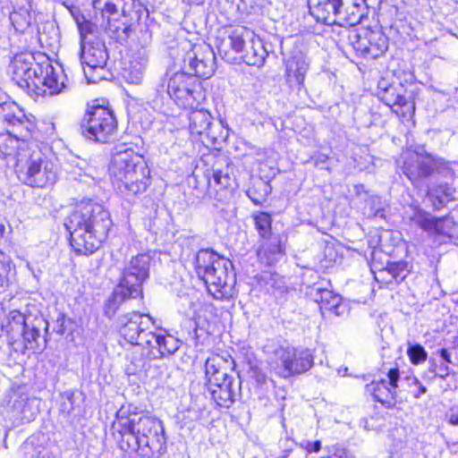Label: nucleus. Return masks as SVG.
I'll return each instance as SVG.
<instances>
[{"label": "nucleus", "instance_id": "1", "mask_svg": "<svg viewBox=\"0 0 458 458\" xmlns=\"http://www.w3.org/2000/svg\"><path fill=\"white\" fill-rule=\"evenodd\" d=\"M11 70L13 79L35 100L58 95L66 88L64 70L55 67L46 56L36 62L31 53H21L14 56Z\"/></svg>", "mask_w": 458, "mask_h": 458}, {"label": "nucleus", "instance_id": "2", "mask_svg": "<svg viewBox=\"0 0 458 458\" xmlns=\"http://www.w3.org/2000/svg\"><path fill=\"white\" fill-rule=\"evenodd\" d=\"M112 225L109 212L92 202L77 206L65 222L72 249L84 255L91 254L100 247Z\"/></svg>", "mask_w": 458, "mask_h": 458}, {"label": "nucleus", "instance_id": "3", "mask_svg": "<svg viewBox=\"0 0 458 458\" xmlns=\"http://www.w3.org/2000/svg\"><path fill=\"white\" fill-rule=\"evenodd\" d=\"M47 147L30 142L18 153L16 173L24 184L33 188H45L55 184L57 168L47 154Z\"/></svg>", "mask_w": 458, "mask_h": 458}, {"label": "nucleus", "instance_id": "4", "mask_svg": "<svg viewBox=\"0 0 458 458\" xmlns=\"http://www.w3.org/2000/svg\"><path fill=\"white\" fill-rule=\"evenodd\" d=\"M403 174L415 187H420L424 180L428 178L445 179L454 178V171L442 159L435 158L428 154H420L416 151H404L398 160Z\"/></svg>", "mask_w": 458, "mask_h": 458}, {"label": "nucleus", "instance_id": "5", "mask_svg": "<svg viewBox=\"0 0 458 458\" xmlns=\"http://www.w3.org/2000/svg\"><path fill=\"white\" fill-rule=\"evenodd\" d=\"M138 157L131 148L120 149L116 146V182L121 191H128L132 195L145 191L149 181V170L141 164L136 163Z\"/></svg>", "mask_w": 458, "mask_h": 458}, {"label": "nucleus", "instance_id": "6", "mask_svg": "<svg viewBox=\"0 0 458 458\" xmlns=\"http://www.w3.org/2000/svg\"><path fill=\"white\" fill-rule=\"evenodd\" d=\"M81 133L89 140L102 143L112 140L114 131V116L108 102L96 99L83 116L81 124Z\"/></svg>", "mask_w": 458, "mask_h": 458}, {"label": "nucleus", "instance_id": "7", "mask_svg": "<svg viewBox=\"0 0 458 458\" xmlns=\"http://www.w3.org/2000/svg\"><path fill=\"white\" fill-rule=\"evenodd\" d=\"M151 258L143 253L132 257L129 265L124 268L123 277L116 285V299L122 300L136 298L141 293V285L148 277L149 263Z\"/></svg>", "mask_w": 458, "mask_h": 458}, {"label": "nucleus", "instance_id": "8", "mask_svg": "<svg viewBox=\"0 0 458 458\" xmlns=\"http://www.w3.org/2000/svg\"><path fill=\"white\" fill-rule=\"evenodd\" d=\"M167 93L179 106L189 109L198 107L201 96L198 80L183 69L169 79Z\"/></svg>", "mask_w": 458, "mask_h": 458}, {"label": "nucleus", "instance_id": "9", "mask_svg": "<svg viewBox=\"0 0 458 458\" xmlns=\"http://www.w3.org/2000/svg\"><path fill=\"white\" fill-rule=\"evenodd\" d=\"M36 118L27 114L15 102L0 104V131L16 133L18 137L32 138Z\"/></svg>", "mask_w": 458, "mask_h": 458}, {"label": "nucleus", "instance_id": "10", "mask_svg": "<svg viewBox=\"0 0 458 458\" xmlns=\"http://www.w3.org/2000/svg\"><path fill=\"white\" fill-rule=\"evenodd\" d=\"M205 284L214 298L230 300L236 294V274L233 262L225 258L216 264V267L208 276Z\"/></svg>", "mask_w": 458, "mask_h": 458}, {"label": "nucleus", "instance_id": "11", "mask_svg": "<svg viewBox=\"0 0 458 458\" xmlns=\"http://www.w3.org/2000/svg\"><path fill=\"white\" fill-rule=\"evenodd\" d=\"M215 66L216 55L210 46H199L184 55L182 69L196 79H208L213 75Z\"/></svg>", "mask_w": 458, "mask_h": 458}, {"label": "nucleus", "instance_id": "12", "mask_svg": "<svg viewBox=\"0 0 458 458\" xmlns=\"http://www.w3.org/2000/svg\"><path fill=\"white\" fill-rule=\"evenodd\" d=\"M276 355L283 367L284 377L306 372L314 363L313 355L308 349L281 347L276 352Z\"/></svg>", "mask_w": 458, "mask_h": 458}, {"label": "nucleus", "instance_id": "13", "mask_svg": "<svg viewBox=\"0 0 458 458\" xmlns=\"http://www.w3.org/2000/svg\"><path fill=\"white\" fill-rule=\"evenodd\" d=\"M125 412L123 410L116 411V431L120 436V439L116 438L119 442V448L121 451L126 453L129 458L132 457L138 450H141L142 455H148L145 451L146 447L143 446L142 441L134 427V418L124 417Z\"/></svg>", "mask_w": 458, "mask_h": 458}, {"label": "nucleus", "instance_id": "14", "mask_svg": "<svg viewBox=\"0 0 458 458\" xmlns=\"http://www.w3.org/2000/svg\"><path fill=\"white\" fill-rule=\"evenodd\" d=\"M136 414L129 416L134 418V427L140 437L144 447L149 451H159L165 443L162 422L155 418L143 416L137 418Z\"/></svg>", "mask_w": 458, "mask_h": 458}, {"label": "nucleus", "instance_id": "15", "mask_svg": "<svg viewBox=\"0 0 458 458\" xmlns=\"http://www.w3.org/2000/svg\"><path fill=\"white\" fill-rule=\"evenodd\" d=\"M211 398L220 407L230 408L240 396L241 380L233 375H226L207 386Z\"/></svg>", "mask_w": 458, "mask_h": 458}, {"label": "nucleus", "instance_id": "16", "mask_svg": "<svg viewBox=\"0 0 458 458\" xmlns=\"http://www.w3.org/2000/svg\"><path fill=\"white\" fill-rule=\"evenodd\" d=\"M147 62V50L143 47L137 46L126 50L121 60V75L129 83H140Z\"/></svg>", "mask_w": 458, "mask_h": 458}, {"label": "nucleus", "instance_id": "17", "mask_svg": "<svg viewBox=\"0 0 458 458\" xmlns=\"http://www.w3.org/2000/svg\"><path fill=\"white\" fill-rule=\"evenodd\" d=\"M153 324L150 316L131 312L119 318L118 331L120 335L131 346L135 345L141 332L153 327Z\"/></svg>", "mask_w": 458, "mask_h": 458}, {"label": "nucleus", "instance_id": "18", "mask_svg": "<svg viewBox=\"0 0 458 458\" xmlns=\"http://www.w3.org/2000/svg\"><path fill=\"white\" fill-rule=\"evenodd\" d=\"M368 13L366 0H343V5L335 12L331 25L355 26L368 16Z\"/></svg>", "mask_w": 458, "mask_h": 458}, {"label": "nucleus", "instance_id": "19", "mask_svg": "<svg viewBox=\"0 0 458 458\" xmlns=\"http://www.w3.org/2000/svg\"><path fill=\"white\" fill-rule=\"evenodd\" d=\"M310 70V62L302 53L290 57L285 64V80L288 86L299 94L304 89L305 77Z\"/></svg>", "mask_w": 458, "mask_h": 458}, {"label": "nucleus", "instance_id": "20", "mask_svg": "<svg viewBox=\"0 0 458 458\" xmlns=\"http://www.w3.org/2000/svg\"><path fill=\"white\" fill-rule=\"evenodd\" d=\"M444 176L434 179V182L427 186V197L435 210H439L449 202L456 200V189Z\"/></svg>", "mask_w": 458, "mask_h": 458}, {"label": "nucleus", "instance_id": "21", "mask_svg": "<svg viewBox=\"0 0 458 458\" xmlns=\"http://www.w3.org/2000/svg\"><path fill=\"white\" fill-rule=\"evenodd\" d=\"M108 55L104 43L96 40L81 46V60L83 65V72H92L95 67L100 64H106Z\"/></svg>", "mask_w": 458, "mask_h": 458}, {"label": "nucleus", "instance_id": "22", "mask_svg": "<svg viewBox=\"0 0 458 458\" xmlns=\"http://www.w3.org/2000/svg\"><path fill=\"white\" fill-rule=\"evenodd\" d=\"M134 0H119L121 5V15L118 21L121 25H116V40H126L131 31L132 27L139 20L138 12L135 10Z\"/></svg>", "mask_w": 458, "mask_h": 458}, {"label": "nucleus", "instance_id": "23", "mask_svg": "<svg viewBox=\"0 0 458 458\" xmlns=\"http://www.w3.org/2000/svg\"><path fill=\"white\" fill-rule=\"evenodd\" d=\"M411 221L428 233L450 237L445 217L436 218L429 213L418 209L411 217Z\"/></svg>", "mask_w": 458, "mask_h": 458}, {"label": "nucleus", "instance_id": "24", "mask_svg": "<svg viewBox=\"0 0 458 458\" xmlns=\"http://www.w3.org/2000/svg\"><path fill=\"white\" fill-rule=\"evenodd\" d=\"M308 5L310 13L317 21L331 25L335 12L343 5V0H308Z\"/></svg>", "mask_w": 458, "mask_h": 458}, {"label": "nucleus", "instance_id": "25", "mask_svg": "<svg viewBox=\"0 0 458 458\" xmlns=\"http://www.w3.org/2000/svg\"><path fill=\"white\" fill-rule=\"evenodd\" d=\"M308 294L314 301L319 304L322 310H325L332 311L337 316L340 315L339 308L341 306L342 298L339 294L327 288H323L317 284L310 289Z\"/></svg>", "mask_w": 458, "mask_h": 458}, {"label": "nucleus", "instance_id": "26", "mask_svg": "<svg viewBox=\"0 0 458 458\" xmlns=\"http://www.w3.org/2000/svg\"><path fill=\"white\" fill-rule=\"evenodd\" d=\"M233 168L227 159L217 160L210 169L206 171V177L209 186H212V180L215 186L220 188H228L232 185L233 181Z\"/></svg>", "mask_w": 458, "mask_h": 458}, {"label": "nucleus", "instance_id": "27", "mask_svg": "<svg viewBox=\"0 0 458 458\" xmlns=\"http://www.w3.org/2000/svg\"><path fill=\"white\" fill-rule=\"evenodd\" d=\"M13 12L10 13V20L17 31H24L32 21L31 0H11Z\"/></svg>", "mask_w": 458, "mask_h": 458}, {"label": "nucleus", "instance_id": "28", "mask_svg": "<svg viewBox=\"0 0 458 458\" xmlns=\"http://www.w3.org/2000/svg\"><path fill=\"white\" fill-rule=\"evenodd\" d=\"M148 366V360L144 348L140 344L131 345L125 355L124 371L128 376L144 373Z\"/></svg>", "mask_w": 458, "mask_h": 458}, {"label": "nucleus", "instance_id": "29", "mask_svg": "<svg viewBox=\"0 0 458 458\" xmlns=\"http://www.w3.org/2000/svg\"><path fill=\"white\" fill-rule=\"evenodd\" d=\"M225 257L220 256L210 249L199 250L195 257V271L199 279L204 283L208 276L216 267V264Z\"/></svg>", "mask_w": 458, "mask_h": 458}, {"label": "nucleus", "instance_id": "30", "mask_svg": "<svg viewBox=\"0 0 458 458\" xmlns=\"http://www.w3.org/2000/svg\"><path fill=\"white\" fill-rule=\"evenodd\" d=\"M225 257L220 256L210 249L199 250L195 257V271L199 279L204 283L208 276L216 267V264Z\"/></svg>", "mask_w": 458, "mask_h": 458}, {"label": "nucleus", "instance_id": "31", "mask_svg": "<svg viewBox=\"0 0 458 458\" xmlns=\"http://www.w3.org/2000/svg\"><path fill=\"white\" fill-rule=\"evenodd\" d=\"M189 121L191 133L206 134L209 138L216 139L212 116L208 111L193 108L189 114Z\"/></svg>", "mask_w": 458, "mask_h": 458}, {"label": "nucleus", "instance_id": "32", "mask_svg": "<svg viewBox=\"0 0 458 458\" xmlns=\"http://www.w3.org/2000/svg\"><path fill=\"white\" fill-rule=\"evenodd\" d=\"M233 363L218 354L208 357L205 362L206 386L228 375L227 369Z\"/></svg>", "mask_w": 458, "mask_h": 458}, {"label": "nucleus", "instance_id": "33", "mask_svg": "<svg viewBox=\"0 0 458 458\" xmlns=\"http://www.w3.org/2000/svg\"><path fill=\"white\" fill-rule=\"evenodd\" d=\"M366 391L369 393L375 401L379 402L387 409L395 405L396 391L387 386L386 381H372L366 386Z\"/></svg>", "mask_w": 458, "mask_h": 458}, {"label": "nucleus", "instance_id": "34", "mask_svg": "<svg viewBox=\"0 0 458 458\" xmlns=\"http://www.w3.org/2000/svg\"><path fill=\"white\" fill-rule=\"evenodd\" d=\"M31 138L18 137L16 133L0 131V156L7 157L26 148Z\"/></svg>", "mask_w": 458, "mask_h": 458}, {"label": "nucleus", "instance_id": "35", "mask_svg": "<svg viewBox=\"0 0 458 458\" xmlns=\"http://www.w3.org/2000/svg\"><path fill=\"white\" fill-rule=\"evenodd\" d=\"M404 91L403 85H388L386 87H379L377 96L378 98L386 106H398L403 107L410 103L407 98L403 95Z\"/></svg>", "mask_w": 458, "mask_h": 458}, {"label": "nucleus", "instance_id": "36", "mask_svg": "<svg viewBox=\"0 0 458 458\" xmlns=\"http://www.w3.org/2000/svg\"><path fill=\"white\" fill-rule=\"evenodd\" d=\"M27 324L25 321V316L19 310H12L3 319L1 327L2 331L9 335L12 339H15L20 336L24 331Z\"/></svg>", "mask_w": 458, "mask_h": 458}, {"label": "nucleus", "instance_id": "37", "mask_svg": "<svg viewBox=\"0 0 458 458\" xmlns=\"http://www.w3.org/2000/svg\"><path fill=\"white\" fill-rule=\"evenodd\" d=\"M243 53L242 57L250 65H261L267 55L261 39L255 37L248 43Z\"/></svg>", "mask_w": 458, "mask_h": 458}, {"label": "nucleus", "instance_id": "38", "mask_svg": "<svg viewBox=\"0 0 458 458\" xmlns=\"http://www.w3.org/2000/svg\"><path fill=\"white\" fill-rule=\"evenodd\" d=\"M253 38L254 32L243 26L233 28L229 34L231 47L236 53H243L248 43Z\"/></svg>", "mask_w": 458, "mask_h": 458}, {"label": "nucleus", "instance_id": "39", "mask_svg": "<svg viewBox=\"0 0 458 458\" xmlns=\"http://www.w3.org/2000/svg\"><path fill=\"white\" fill-rule=\"evenodd\" d=\"M367 54L370 58H377L387 49L386 38L380 32H371L368 38Z\"/></svg>", "mask_w": 458, "mask_h": 458}, {"label": "nucleus", "instance_id": "40", "mask_svg": "<svg viewBox=\"0 0 458 458\" xmlns=\"http://www.w3.org/2000/svg\"><path fill=\"white\" fill-rule=\"evenodd\" d=\"M264 242L261 248L265 252L270 254H283L285 249V239L283 235L278 233H269L267 239H262Z\"/></svg>", "mask_w": 458, "mask_h": 458}, {"label": "nucleus", "instance_id": "41", "mask_svg": "<svg viewBox=\"0 0 458 458\" xmlns=\"http://www.w3.org/2000/svg\"><path fill=\"white\" fill-rule=\"evenodd\" d=\"M75 21L80 32L81 46L93 42L91 38L97 31V25L86 20L83 15L76 16Z\"/></svg>", "mask_w": 458, "mask_h": 458}, {"label": "nucleus", "instance_id": "42", "mask_svg": "<svg viewBox=\"0 0 458 458\" xmlns=\"http://www.w3.org/2000/svg\"><path fill=\"white\" fill-rule=\"evenodd\" d=\"M269 192L270 186L267 182L259 181L247 191V195L255 205H261L267 200Z\"/></svg>", "mask_w": 458, "mask_h": 458}, {"label": "nucleus", "instance_id": "43", "mask_svg": "<svg viewBox=\"0 0 458 458\" xmlns=\"http://www.w3.org/2000/svg\"><path fill=\"white\" fill-rule=\"evenodd\" d=\"M252 217L254 219L255 227L258 230L259 236L262 239H267L269 233H271L272 218L270 215L266 212H259L253 214Z\"/></svg>", "mask_w": 458, "mask_h": 458}, {"label": "nucleus", "instance_id": "44", "mask_svg": "<svg viewBox=\"0 0 458 458\" xmlns=\"http://www.w3.org/2000/svg\"><path fill=\"white\" fill-rule=\"evenodd\" d=\"M157 339L158 352L162 357L174 354L180 347L178 340L172 335H162L160 338Z\"/></svg>", "mask_w": 458, "mask_h": 458}, {"label": "nucleus", "instance_id": "45", "mask_svg": "<svg viewBox=\"0 0 458 458\" xmlns=\"http://www.w3.org/2000/svg\"><path fill=\"white\" fill-rule=\"evenodd\" d=\"M407 355L413 365H419L424 362L428 358V352L425 351L424 347L419 344L408 343Z\"/></svg>", "mask_w": 458, "mask_h": 458}, {"label": "nucleus", "instance_id": "46", "mask_svg": "<svg viewBox=\"0 0 458 458\" xmlns=\"http://www.w3.org/2000/svg\"><path fill=\"white\" fill-rule=\"evenodd\" d=\"M386 270L396 282H402L409 273V266L406 261L392 262Z\"/></svg>", "mask_w": 458, "mask_h": 458}, {"label": "nucleus", "instance_id": "47", "mask_svg": "<svg viewBox=\"0 0 458 458\" xmlns=\"http://www.w3.org/2000/svg\"><path fill=\"white\" fill-rule=\"evenodd\" d=\"M106 64H100L99 67H95L92 72H86L85 77L89 83H98L101 81H111L113 73L106 69Z\"/></svg>", "mask_w": 458, "mask_h": 458}, {"label": "nucleus", "instance_id": "48", "mask_svg": "<svg viewBox=\"0 0 458 458\" xmlns=\"http://www.w3.org/2000/svg\"><path fill=\"white\" fill-rule=\"evenodd\" d=\"M20 336L23 337L26 349L37 350L38 348V341L40 337V333L38 328L29 327L27 325Z\"/></svg>", "mask_w": 458, "mask_h": 458}, {"label": "nucleus", "instance_id": "49", "mask_svg": "<svg viewBox=\"0 0 458 458\" xmlns=\"http://www.w3.org/2000/svg\"><path fill=\"white\" fill-rule=\"evenodd\" d=\"M0 259V292H3L9 283V274L13 269V264L10 258L1 255Z\"/></svg>", "mask_w": 458, "mask_h": 458}, {"label": "nucleus", "instance_id": "50", "mask_svg": "<svg viewBox=\"0 0 458 458\" xmlns=\"http://www.w3.org/2000/svg\"><path fill=\"white\" fill-rule=\"evenodd\" d=\"M152 327L148 330H144L141 332L138 341L135 344H140L142 346L143 344H147L151 347H155V344L157 346V339L160 338L162 335H157L151 331Z\"/></svg>", "mask_w": 458, "mask_h": 458}, {"label": "nucleus", "instance_id": "51", "mask_svg": "<svg viewBox=\"0 0 458 458\" xmlns=\"http://www.w3.org/2000/svg\"><path fill=\"white\" fill-rule=\"evenodd\" d=\"M371 215L374 217L385 218L386 203L379 197H372L369 201Z\"/></svg>", "mask_w": 458, "mask_h": 458}, {"label": "nucleus", "instance_id": "52", "mask_svg": "<svg viewBox=\"0 0 458 458\" xmlns=\"http://www.w3.org/2000/svg\"><path fill=\"white\" fill-rule=\"evenodd\" d=\"M350 38L355 39L354 41H352V46L355 51L359 52L364 57H369V55L367 54L369 46L368 39L361 38L358 33H353L352 36L350 37Z\"/></svg>", "mask_w": 458, "mask_h": 458}, {"label": "nucleus", "instance_id": "53", "mask_svg": "<svg viewBox=\"0 0 458 458\" xmlns=\"http://www.w3.org/2000/svg\"><path fill=\"white\" fill-rule=\"evenodd\" d=\"M114 13V4L112 3H106L105 7L102 9V18L106 20V28L112 30V15Z\"/></svg>", "mask_w": 458, "mask_h": 458}, {"label": "nucleus", "instance_id": "54", "mask_svg": "<svg viewBox=\"0 0 458 458\" xmlns=\"http://www.w3.org/2000/svg\"><path fill=\"white\" fill-rule=\"evenodd\" d=\"M387 377L389 378L390 387L396 391L398 387L399 369L397 368L391 369L387 373Z\"/></svg>", "mask_w": 458, "mask_h": 458}, {"label": "nucleus", "instance_id": "55", "mask_svg": "<svg viewBox=\"0 0 458 458\" xmlns=\"http://www.w3.org/2000/svg\"><path fill=\"white\" fill-rule=\"evenodd\" d=\"M448 422L454 426H458V404L452 406L446 412Z\"/></svg>", "mask_w": 458, "mask_h": 458}, {"label": "nucleus", "instance_id": "56", "mask_svg": "<svg viewBox=\"0 0 458 458\" xmlns=\"http://www.w3.org/2000/svg\"><path fill=\"white\" fill-rule=\"evenodd\" d=\"M114 296V293L109 297L104 308L105 315L109 318H112L114 316V301L113 299Z\"/></svg>", "mask_w": 458, "mask_h": 458}, {"label": "nucleus", "instance_id": "57", "mask_svg": "<svg viewBox=\"0 0 458 458\" xmlns=\"http://www.w3.org/2000/svg\"><path fill=\"white\" fill-rule=\"evenodd\" d=\"M321 448V443L320 441L317 440L315 442H310L308 441L305 445V449L308 453H318Z\"/></svg>", "mask_w": 458, "mask_h": 458}, {"label": "nucleus", "instance_id": "58", "mask_svg": "<svg viewBox=\"0 0 458 458\" xmlns=\"http://www.w3.org/2000/svg\"><path fill=\"white\" fill-rule=\"evenodd\" d=\"M29 399L27 397H21L20 401L14 402V408L21 409V412H25V407L29 404Z\"/></svg>", "mask_w": 458, "mask_h": 458}, {"label": "nucleus", "instance_id": "59", "mask_svg": "<svg viewBox=\"0 0 458 458\" xmlns=\"http://www.w3.org/2000/svg\"><path fill=\"white\" fill-rule=\"evenodd\" d=\"M328 458H351L344 449L337 448L335 452Z\"/></svg>", "mask_w": 458, "mask_h": 458}, {"label": "nucleus", "instance_id": "60", "mask_svg": "<svg viewBox=\"0 0 458 458\" xmlns=\"http://www.w3.org/2000/svg\"><path fill=\"white\" fill-rule=\"evenodd\" d=\"M412 381L415 385L419 386V391L413 394L415 398H419L421 394L427 392V388L421 385L416 377L412 378Z\"/></svg>", "mask_w": 458, "mask_h": 458}, {"label": "nucleus", "instance_id": "61", "mask_svg": "<svg viewBox=\"0 0 458 458\" xmlns=\"http://www.w3.org/2000/svg\"><path fill=\"white\" fill-rule=\"evenodd\" d=\"M450 374L449 367L447 365H440L439 366V373L437 374V377L441 378H446L447 376Z\"/></svg>", "mask_w": 458, "mask_h": 458}, {"label": "nucleus", "instance_id": "62", "mask_svg": "<svg viewBox=\"0 0 458 458\" xmlns=\"http://www.w3.org/2000/svg\"><path fill=\"white\" fill-rule=\"evenodd\" d=\"M438 353L446 363H452L451 355L446 349L439 350Z\"/></svg>", "mask_w": 458, "mask_h": 458}, {"label": "nucleus", "instance_id": "63", "mask_svg": "<svg viewBox=\"0 0 458 458\" xmlns=\"http://www.w3.org/2000/svg\"><path fill=\"white\" fill-rule=\"evenodd\" d=\"M57 323L59 324V327L56 329V332L60 335H63L64 333V315L59 316V318H57Z\"/></svg>", "mask_w": 458, "mask_h": 458}, {"label": "nucleus", "instance_id": "64", "mask_svg": "<svg viewBox=\"0 0 458 458\" xmlns=\"http://www.w3.org/2000/svg\"><path fill=\"white\" fill-rule=\"evenodd\" d=\"M6 227L4 222L0 221V238H3L5 234Z\"/></svg>", "mask_w": 458, "mask_h": 458}]
</instances>
